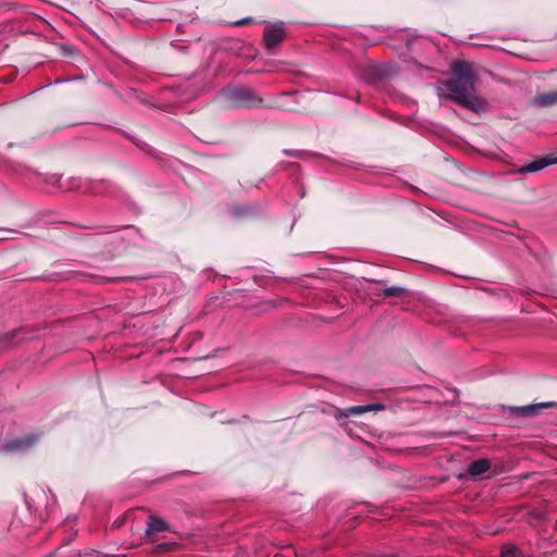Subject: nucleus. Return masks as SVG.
Masks as SVG:
<instances>
[{
  "label": "nucleus",
  "mask_w": 557,
  "mask_h": 557,
  "mask_svg": "<svg viewBox=\"0 0 557 557\" xmlns=\"http://www.w3.org/2000/svg\"><path fill=\"white\" fill-rule=\"evenodd\" d=\"M491 468V461L482 458L471 462L468 467V473L471 478H479L483 475Z\"/></svg>",
  "instance_id": "0eeeda50"
},
{
  "label": "nucleus",
  "mask_w": 557,
  "mask_h": 557,
  "mask_svg": "<svg viewBox=\"0 0 557 557\" xmlns=\"http://www.w3.org/2000/svg\"><path fill=\"white\" fill-rule=\"evenodd\" d=\"M502 557H521L518 546L512 544L504 545L502 548Z\"/></svg>",
  "instance_id": "9d476101"
},
{
  "label": "nucleus",
  "mask_w": 557,
  "mask_h": 557,
  "mask_svg": "<svg viewBox=\"0 0 557 557\" xmlns=\"http://www.w3.org/2000/svg\"><path fill=\"white\" fill-rule=\"evenodd\" d=\"M537 103L540 106H552L557 103V92H550L542 95L537 98Z\"/></svg>",
  "instance_id": "9b49d317"
},
{
  "label": "nucleus",
  "mask_w": 557,
  "mask_h": 557,
  "mask_svg": "<svg viewBox=\"0 0 557 557\" xmlns=\"http://www.w3.org/2000/svg\"><path fill=\"white\" fill-rule=\"evenodd\" d=\"M222 98L232 107H253L260 103V98L249 88L233 87L224 89Z\"/></svg>",
  "instance_id": "f03ea898"
},
{
  "label": "nucleus",
  "mask_w": 557,
  "mask_h": 557,
  "mask_svg": "<svg viewBox=\"0 0 557 557\" xmlns=\"http://www.w3.org/2000/svg\"><path fill=\"white\" fill-rule=\"evenodd\" d=\"M166 529V523L157 517H150L148 520V527L146 532L147 533H153V532H161Z\"/></svg>",
  "instance_id": "6e6552de"
},
{
  "label": "nucleus",
  "mask_w": 557,
  "mask_h": 557,
  "mask_svg": "<svg viewBox=\"0 0 557 557\" xmlns=\"http://www.w3.org/2000/svg\"><path fill=\"white\" fill-rule=\"evenodd\" d=\"M36 437L34 435H25L18 438H14L9 441L4 446L3 450L7 453H13V451H22L25 449H28L34 445L36 442Z\"/></svg>",
  "instance_id": "39448f33"
},
{
  "label": "nucleus",
  "mask_w": 557,
  "mask_h": 557,
  "mask_svg": "<svg viewBox=\"0 0 557 557\" xmlns=\"http://www.w3.org/2000/svg\"><path fill=\"white\" fill-rule=\"evenodd\" d=\"M552 403H540L535 405H524V417H533L539 414L540 410L548 408Z\"/></svg>",
  "instance_id": "1a4fd4ad"
},
{
  "label": "nucleus",
  "mask_w": 557,
  "mask_h": 557,
  "mask_svg": "<svg viewBox=\"0 0 557 557\" xmlns=\"http://www.w3.org/2000/svg\"><path fill=\"white\" fill-rule=\"evenodd\" d=\"M384 409V406L382 404H370V405H362V406H352L345 409L339 410L335 413V417L341 418H347L349 416H360L366 412L372 411V410H382Z\"/></svg>",
  "instance_id": "20e7f679"
},
{
  "label": "nucleus",
  "mask_w": 557,
  "mask_h": 557,
  "mask_svg": "<svg viewBox=\"0 0 557 557\" xmlns=\"http://www.w3.org/2000/svg\"><path fill=\"white\" fill-rule=\"evenodd\" d=\"M248 21H249V18H243V20H240V21H237L235 24H236V25H243V24H245V23H246V22H248Z\"/></svg>",
  "instance_id": "ddd939ff"
},
{
  "label": "nucleus",
  "mask_w": 557,
  "mask_h": 557,
  "mask_svg": "<svg viewBox=\"0 0 557 557\" xmlns=\"http://www.w3.org/2000/svg\"><path fill=\"white\" fill-rule=\"evenodd\" d=\"M406 293V289L398 286L388 287L382 290V295L386 297H400Z\"/></svg>",
  "instance_id": "f8f14e48"
},
{
  "label": "nucleus",
  "mask_w": 557,
  "mask_h": 557,
  "mask_svg": "<svg viewBox=\"0 0 557 557\" xmlns=\"http://www.w3.org/2000/svg\"><path fill=\"white\" fill-rule=\"evenodd\" d=\"M554 163H557V158L541 157L524 164V173H534Z\"/></svg>",
  "instance_id": "423d86ee"
},
{
  "label": "nucleus",
  "mask_w": 557,
  "mask_h": 557,
  "mask_svg": "<svg viewBox=\"0 0 557 557\" xmlns=\"http://www.w3.org/2000/svg\"><path fill=\"white\" fill-rule=\"evenodd\" d=\"M285 35L283 24H269L264 29V42L267 47L272 48L280 42Z\"/></svg>",
  "instance_id": "7ed1b4c3"
},
{
  "label": "nucleus",
  "mask_w": 557,
  "mask_h": 557,
  "mask_svg": "<svg viewBox=\"0 0 557 557\" xmlns=\"http://www.w3.org/2000/svg\"><path fill=\"white\" fill-rule=\"evenodd\" d=\"M451 71L454 75L451 81L436 85L437 95L474 112L484 111L486 102L475 92L476 76L472 65L463 61H457L453 64Z\"/></svg>",
  "instance_id": "f257e3e1"
}]
</instances>
